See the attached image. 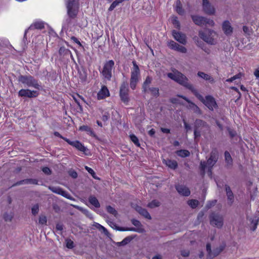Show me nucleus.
Segmentation results:
<instances>
[{"mask_svg": "<svg viewBox=\"0 0 259 259\" xmlns=\"http://www.w3.org/2000/svg\"><path fill=\"white\" fill-rule=\"evenodd\" d=\"M167 75L169 78L190 90L193 94L196 90L194 86L189 83L188 78L177 70H172V72L168 73Z\"/></svg>", "mask_w": 259, "mask_h": 259, "instance_id": "f257e3e1", "label": "nucleus"}, {"mask_svg": "<svg viewBox=\"0 0 259 259\" xmlns=\"http://www.w3.org/2000/svg\"><path fill=\"white\" fill-rule=\"evenodd\" d=\"M18 81L23 84L24 87L33 88L37 90L41 89V83L31 75H20L18 77Z\"/></svg>", "mask_w": 259, "mask_h": 259, "instance_id": "f03ea898", "label": "nucleus"}, {"mask_svg": "<svg viewBox=\"0 0 259 259\" xmlns=\"http://www.w3.org/2000/svg\"><path fill=\"white\" fill-rule=\"evenodd\" d=\"M219 158V153L216 149L212 150L210 154V157L206 162H200V168L202 171L203 175L204 174L206 167H208V172L211 173V169L213 166L216 163Z\"/></svg>", "mask_w": 259, "mask_h": 259, "instance_id": "7ed1b4c3", "label": "nucleus"}, {"mask_svg": "<svg viewBox=\"0 0 259 259\" xmlns=\"http://www.w3.org/2000/svg\"><path fill=\"white\" fill-rule=\"evenodd\" d=\"M193 94L202 102L210 110L213 111L218 107L214 98L211 96H206L205 98L196 90Z\"/></svg>", "mask_w": 259, "mask_h": 259, "instance_id": "20e7f679", "label": "nucleus"}, {"mask_svg": "<svg viewBox=\"0 0 259 259\" xmlns=\"http://www.w3.org/2000/svg\"><path fill=\"white\" fill-rule=\"evenodd\" d=\"M133 67L131 70V76L130 79V87L132 89L135 90L139 81L140 71L136 61H133Z\"/></svg>", "mask_w": 259, "mask_h": 259, "instance_id": "39448f33", "label": "nucleus"}, {"mask_svg": "<svg viewBox=\"0 0 259 259\" xmlns=\"http://www.w3.org/2000/svg\"><path fill=\"white\" fill-rule=\"evenodd\" d=\"M199 35L201 38L209 44L214 45L217 42L214 38L216 33L212 30L208 29L205 31H199Z\"/></svg>", "mask_w": 259, "mask_h": 259, "instance_id": "423d86ee", "label": "nucleus"}, {"mask_svg": "<svg viewBox=\"0 0 259 259\" xmlns=\"http://www.w3.org/2000/svg\"><path fill=\"white\" fill-rule=\"evenodd\" d=\"M67 14L71 18H74L78 12V3L77 0H68L66 4Z\"/></svg>", "mask_w": 259, "mask_h": 259, "instance_id": "0eeeda50", "label": "nucleus"}, {"mask_svg": "<svg viewBox=\"0 0 259 259\" xmlns=\"http://www.w3.org/2000/svg\"><path fill=\"white\" fill-rule=\"evenodd\" d=\"M209 221L211 225L218 228H221L224 224L223 217L219 213L212 212L209 215Z\"/></svg>", "mask_w": 259, "mask_h": 259, "instance_id": "6e6552de", "label": "nucleus"}, {"mask_svg": "<svg viewBox=\"0 0 259 259\" xmlns=\"http://www.w3.org/2000/svg\"><path fill=\"white\" fill-rule=\"evenodd\" d=\"M114 66V62L113 60H109L105 63L104 65L102 73L105 78L110 80L112 77V71Z\"/></svg>", "mask_w": 259, "mask_h": 259, "instance_id": "1a4fd4ad", "label": "nucleus"}, {"mask_svg": "<svg viewBox=\"0 0 259 259\" xmlns=\"http://www.w3.org/2000/svg\"><path fill=\"white\" fill-rule=\"evenodd\" d=\"M128 91V83L126 81L123 82L120 88L119 94L121 101L125 104H127L129 102Z\"/></svg>", "mask_w": 259, "mask_h": 259, "instance_id": "9d476101", "label": "nucleus"}, {"mask_svg": "<svg viewBox=\"0 0 259 259\" xmlns=\"http://www.w3.org/2000/svg\"><path fill=\"white\" fill-rule=\"evenodd\" d=\"M206 251L207 252V258L211 259L218 255L224 249V246H220L214 249L212 251L211 249V245L210 243L206 244Z\"/></svg>", "mask_w": 259, "mask_h": 259, "instance_id": "9b49d317", "label": "nucleus"}, {"mask_svg": "<svg viewBox=\"0 0 259 259\" xmlns=\"http://www.w3.org/2000/svg\"><path fill=\"white\" fill-rule=\"evenodd\" d=\"M39 93L37 91L35 90H30L28 89H22L18 92V96L21 97L32 98L37 97Z\"/></svg>", "mask_w": 259, "mask_h": 259, "instance_id": "f8f14e48", "label": "nucleus"}, {"mask_svg": "<svg viewBox=\"0 0 259 259\" xmlns=\"http://www.w3.org/2000/svg\"><path fill=\"white\" fill-rule=\"evenodd\" d=\"M49 188L53 193L61 195L70 200L74 199L69 193L59 187L50 186Z\"/></svg>", "mask_w": 259, "mask_h": 259, "instance_id": "ddd939ff", "label": "nucleus"}, {"mask_svg": "<svg viewBox=\"0 0 259 259\" xmlns=\"http://www.w3.org/2000/svg\"><path fill=\"white\" fill-rule=\"evenodd\" d=\"M172 35L174 38L180 43L185 45L187 43L186 35L181 32L172 30Z\"/></svg>", "mask_w": 259, "mask_h": 259, "instance_id": "4468645a", "label": "nucleus"}, {"mask_svg": "<svg viewBox=\"0 0 259 259\" xmlns=\"http://www.w3.org/2000/svg\"><path fill=\"white\" fill-rule=\"evenodd\" d=\"M202 7L204 12L207 14L212 15L215 12L214 7L208 0H203Z\"/></svg>", "mask_w": 259, "mask_h": 259, "instance_id": "2eb2a0df", "label": "nucleus"}, {"mask_svg": "<svg viewBox=\"0 0 259 259\" xmlns=\"http://www.w3.org/2000/svg\"><path fill=\"white\" fill-rule=\"evenodd\" d=\"M222 29L226 35H231L233 32V27L230 22L228 21H225L222 24Z\"/></svg>", "mask_w": 259, "mask_h": 259, "instance_id": "dca6fc26", "label": "nucleus"}, {"mask_svg": "<svg viewBox=\"0 0 259 259\" xmlns=\"http://www.w3.org/2000/svg\"><path fill=\"white\" fill-rule=\"evenodd\" d=\"M178 192L184 196H188L190 194V191L186 186L182 185H178L176 186Z\"/></svg>", "mask_w": 259, "mask_h": 259, "instance_id": "f3484780", "label": "nucleus"}, {"mask_svg": "<svg viewBox=\"0 0 259 259\" xmlns=\"http://www.w3.org/2000/svg\"><path fill=\"white\" fill-rule=\"evenodd\" d=\"M65 141L80 151L84 152L86 150V148L78 141H71L69 139H65Z\"/></svg>", "mask_w": 259, "mask_h": 259, "instance_id": "a211bd4d", "label": "nucleus"}, {"mask_svg": "<svg viewBox=\"0 0 259 259\" xmlns=\"http://www.w3.org/2000/svg\"><path fill=\"white\" fill-rule=\"evenodd\" d=\"M109 95L110 94L108 89L106 87L103 86L98 92L97 98L98 100H101L109 96Z\"/></svg>", "mask_w": 259, "mask_h": 259, "instance_id": "6ab92c4d", "label": "nucleus"}, {"mask_svg": "<svg viewBox=\"0 0 259 259\" xmlns=\"http://www.w3.org/2000/svg\"><path fill=\"white\" fill-rule=\"evenodd\" d=\"M191 18L196 25L201 26L204 25L205 17L198 15H192Z\"/></svg>", "mask_w": 259, "mask_h": 259, "instance_id": "aec40b11", "label": "nucleus"}, {"mask_svg": "<svg viewBox=\"0 0 259 259\" xmlns=\"http://www.w3.org/2000/svg\"><path fill=\"white\" fill-rule=\"evenodd\" d=\"M152 81V78L151 77L149 76L146 77L142 85V92L144 93H148V88H150L149 85L151 83Z\"/></svg>", "mask_w": 259, "mask_h": 259, "instance_id": "412c9836", "label": "nucleus"}, {"mask_svg": "<svg viewBox=\"0 0 259 259\" xmlns=\"http://www.w3.org/2000/svg\"><path fill=\"white\" fill-rule=\"evenodd\" d=\"M163 162L169 168L172 169H176L178 167V163L175 160L169 159H163Z\"/></svg>", "mask_w": 259, "mask_h": 259, "instance_id": "4be33fe9", "label": "nucleus"}, {"mask_svg": "<svg viewBox=\"0 0 259 259\" xmlns=\"http://www.w3.org/2000/svg\"><path fill=\"white\" fill-rule=\"evenodd\" d=\"M197 75L199 77L205 80H208L209 82L211 83H213L214 82V80L213 78L209 75L208 74H206L203 72L201 71H198L197 73Z\"/></svg>", "mask_w": 259, "mask_h": 259, "instance_id": "5701e85b", "label": "nucleus"}, {"mask_svg": "<svg viewBox=\"0 0 259 259\" xmlns=\"http://www.w3.org/2000/svg\"><path fill=\"white\" fill-rule=\"evenodd\" d=\"M78 77L81 83H84L86 81L87 79V70L82 68V69L78 70Z\"/></svg>", "mask_w": 259, "mask_h": 259, "instance_id": "b1692460", "label": "nucleus"}, {"mask_svg": "<svg viewBox=\"0 0 259 259\" xmlns=\"http://www.w3.org/2000/svg\"><path fill=\"white\" fill-rule=\"evenodd\" d=\"M136 210L140 214H141L142 215H143L144 217H145V218L148 219V220H151V217L149 214V213L147 211V210L145 209V208H142V207L141 206H137L136 208Z\"/></svg>", "mask_w": 259, "mask_h": 259, "instance_id": "393cba45", "label": "nucleus"}, {"mask_svg": "<svg viewBox=\"0 0 259 259\" xmlns=\"http://www.w3.org/2000/svg\"><path fill=\"white\" fill-rule=\"evenodd\" d=\"M226 167L228 168L232 167L233 165V160L232 157L228 151H225L224 153Z\"/></svg>", "mask_w": 259, "mask_h": 259, "instance_id": "a878e982", "label": "nucleus"}, {"mask_svg": "<svg viewBox=\"0 0 259 259\" xmlns=\"http://www.w3.org/2000/svg\"><path fill=\"white\" fill-rule=\"evenodd\" d=\"M59 54L62 57L65 58L71 55V51L64 47H61L59 50Z\"/></svg>", "mask_w": 259, "mask_h": 259, "instance_id": "bb28decb", "label": "nucleus"}, {"mask_svg": "<svg viewBox=\"0 0 259 259\" xmlns=\"http://www.w3.org/2000/svg\"><path fill=\"white\" fill-rule=\"evenodd\" d=\"M188 108L197 114L201 115L202 114V112L200 108L195 104L192 102L189 103Z\"/></svg>", "mask_w": 259, "mask_h": 259, "instance_id": "cd10ccee", "label": "nucleus"}, {"mask_svg": "<svg viewBox=\"0 0 259 259\" xmlns=\"http://www.w3.org/2000/svg\"><path fill=\"white\" fill-rule=\"evenodd\" d=\"M44 28V23L42 21H37L31 25L28 29H41Z\"/></svg>", "mask_w": 259, "mask_h": 259, "instance_id": "c85d7f7f", "label": "nucleus"}, {"mask_svg": "<svg viewBox=\"0 0 259 259\" xmlns=\"http://www.w3.org/2000/svg\"><path fill=\"white\" fill-rule=\"evenodd\" d=\"M89 202L96 208L100 207V203L97 198L94 196H90L89 198Z\"/></svg>", "mask_w": 259, "mask_h": 259, "instance_id": "c756f323", "label": "nucleus"}, {"mask_svg": "<svg viewBox=\"0 0 259 259\" xmlns=\"http://www.w3.org/2000/svg\"><path fill=\"white\" fill-rule=\"evenodd\" d=\"M72 97H73V100L75 102V103L77 104L80 111H82V110H83L82 107L81 105L80 101L78 99V98H80L84 102H85L84 99L82 96H80L78 94H76V96H73Z\"/></svg>", "mask_w": 259, "mask_h": 259, "instance_id": "7c9ffc66", "label": "nucleus"}, {"mask_svg": "<svg viewBox=\"0 0 259 259\" xmlns=\"http://www.w3.org/2000/svg\"><path fill=\"white\" fill-rule=\"evenodd\" d=\"M118 231H134V232H137L139 233H141L143 232V229L142 228H117Z\"/></svg>", "mask_w": 259, "mask_h": 259, "instance_id": "2f4dec72", "label": "nucleus"}, {"mask_svg": "<svg viewBox=\"0 0 259 259\" xmlns=\"http://www.w3.org/2000/svg\"><path fill=\"white\" fill-rule=\"evenodd\" d=\"M79 130L81 131H85L90 135L95 136V133L93 130L87 125H82L80 126Z\"/></svg>", "mask_w": 259, "mask_h": 259, "instance_id": "473e14b6", "label": "nucleus"}, {"mask_svg": "<svg viewBox=\"0 0 259 259\" xmlns=\"http://www.w3.org/2000/svg\"><path fill=\"white\" fill-rule=\"evenodd\" d=\"M176 10L179 15H183L184 14V10L182 7V5L180 0H177L176 2Z\"/></svg>", "mask_w": 259, "mask_h": 259, "instance_id": "72a5a7b5", "label": "nucleus"}, {"mask_svg": "<svg viewBox=\"0 0 259 259\" xmlns=\"http://www.w3.org/2000/svg\"><path fill=\"white\" fill-rule=\"evenodd\" d=\"M177 154L181 157H186L190 155V152L187 150H180L176 152Z\"/></svg>", "mask_w": 259, "mask_h": 259, "instance_id": "f704fd0d", "label": "nucleus"}, {"mask_svg": "<svg viewBox=\"0 0 259 259\" xmlns=\"http://www.w3.org/2000/svg\"><path fill=\"white\" fill-rule=\"evenodd\" d=\"M150 91L151 95L154 97H158L159 95V89L157 88L151 87L148 88V92Z\"/></svg>", "mask_w": 259, "mask_h": 259, "instance_id": "c9c22d12", "label": "nucleus"}, {"mask_svg": "<svg viewBox=\"0 0 259 259\" xmlns=\"http://www.w3.org/2000/svg\"><path fill=\"white\" fill-rule=\"evenodd\" d=\"M167 46L170 49L176 51L179 44L173 40H169L167 41Z\"/></svg>", "mask_w": 259, "mask_h": 259, "instance_id": "e433bc0d", "label": "nucleus"}, {"mask_svg": "<svg viewBox=\"0 0 259 259\" xmlns=\"http://www.w3.org/2000/svg\"><path fill=\"white\" fill-rule=\"evenodd\" d=\"M188 204L192 208H195L197 207L199 201L195 199H191L187 201Z\"/></svg>", "mask_w": 259, "mask_h": 259, "instance_id": "4c0bfd02", "label": "nucleus"}, {"mask_svg": "<svg viewBox=\"0 0 259 259\" xmlns=\"http://www.w3.org/2000/svg\"><path fill=\"white\" fill-rule=\"evenodd\" d=\"M133 239V237L131 236H127L125 237L122 241L118 242L117 245L118 246H124L128 243Z\"/></svg>", "mask_w": 259, "mask_h": 259, "instance_id": "58836bf2", "label": "nucleus"}, {"mask_svg": "<svg viewBox=\"0 0 259 259\" xmlns=\"http://www.w3.org/2000/svg\"><path fill=\"white\" fill-rule=\"evenodd\" d=\"M106 208H107V211L108 212L114 215V216L115 217H116V218L118 217V214L117 211L113 207L109 205V206H107Z\"/></svg>", "mask_w": 259, "mask_h": 259, "instance_id": "ea45409f", "label": "nucleus"}, {"mask_svg": "<svg viewBox=\"0 0 259 259\" xmlns=\"http://www.w3.org/2000/svg\"><path fill=\"white\" fill-rule=\"evenodd\" d=\"M160 204V202L159 201L153 200L151 202L149 203L147 206L151 208H153L159 206Z\"/></svg>", "mask_w": 259, "mask_h": 259, "instance_id": "a19ab883", "label": "nucleus"}, {"mask_svg": "<svg viewBox=\"0 0 259 259\" xmlns=\"http://www.w3.org/2000/svg\"><path fill=\"white\" fill-rule=\"evenodd\" d=\"M131 140L138 147L140 146V144L138 138L134 134H132L130 136Z\"/></svg>", "mask_w": 259, "mask_h": 259, "instance_id": "79ce46f5", "label": "nucleus"}, {"mask_svg": "<svg viewBox=\"0 0 259 259\" xmlns=\"http://www.w3.org/2000/svg\"><path fill=\"white\" fill-rule=\"evenodd\" d=\"M13 218V214L12 213H5L4 214V219L6 222H11Z\"/></svg>", "mask_w": 259, "mask_h": 259, "instance_id": "37998d69", "label": "nucleus"}, {"mask_svg": "<svg viewBox=\"0 0 259 259\" xmlns=\"http://www.w3.org/2000/svg\"><path fill=\"white\" fill-rule=\"evenodd\" d=\"M25 184L37 185L38 181L35 179H25Z\"/></svg>", "mask_w": 259, "mask_h": 259, "instance_id": "c03bdc74", "label": "nucleus"}, {"mask_svg": "<svg viewBox=\"0 0 259 259\" xmlns=\"http://www.w3.org/2000/svg\"><path fill=\"white\" fill-rule=\"evenodd\" d=\"M171 21H172V24L175 25L176 28H177L178 29H180V22H179V20H178V18L177 17H172L171 19Z\"/></svg>", "mask_w": 259, "mask_h": 259, "instance_id": "a18cd8bd", "label": "nucleus"}, {"mask_svg": "<svg viewBox=\"0 0 259 259\" xmlns=\"http://www.w3.org/2000/svg\"><path fill=\"white\" fill-rule=\"evenodd\" d=\"M205 124V122L201 119H196L195 122V129L198 127L203 126Z\"/></svg>", "mask_w": 259, "mask_h": 259, "instance_id": "49530a36", "label": "nucleus"}, {"mask_svg": "<svg viewBox=\"0 0 259 259\" xmlns=\"http://www.w3.org/2000/svg\"><path fill=\"white\" fill-rule=\"evenodd\" d=\"M227 196L228 200L229 201V204L231 205L234 201V194H233L232 191L230 193H227Z\"/></svg>", "mask_w": 259, "mask_h": 259, "instance_id": "de8ad7c7", "label": "nucleus"}, {"mask_svg": "<svg viewBox=\"0 0 259 259\" xmlns=\"http://www.w3.org/2000/svg\"><path fill=\"white\" fill-rule=\"evenodd\" d=\"M39 211V206L37 204H35L31 208V212L33 215H35L38 213Z\"/></svg>", "mask_w": 259, "mask_h": 259, "instance_id": "09e8293b", "label": "nucleus"}, {"mask_svg": "<svg viewBox=\"0 0 259 259\" xmlns=\"http://www.w3.org/2000/svg\"><path fill=\"white\" fill-rule=\"evenodd\" d=\"M84 168H85V170L87 171H88V172L89 174H90L94 178H95V179L96 178L95 177L96 173L92 168L88 167V166H85Z\"/></svg>", "mask_w": 259, "mask_h": 259, "instance_id": "8fccbe9b", "label": "nucleus"}, {"mask_svg": "<svg viewBox=\"0 0 259 259\" xmlns=\"http://www.w3.org/2000/svg\"><path fill=\"white\" fill-rule=\"evenodd\" d=\"M217 203L216 200H213L212 201H208L206 205V208L208 209L210 208L212 206H214Z\"/></svg>", "mask_w": 259, "mask_h": 259, "instance_id": "3c124183", "label": "nucleus"}, {"mask_svg": "<svg viewBox=\"0 0 259 259\" xmlns=\"http://www.w3.org/2000/svg\"><path fill=\"white\" fill-rule=\"evenodd\" d=\"M131 221L133 225L135 227H137L138 228H141L142 225L140 221L136 219H133Z\"/></svg>", "mask_w": 259, "mask_h": 259, "instance_id": "603ef678", "label": "nucleus"}, {"mask_svg": "<svg viewBox=\"0 0 259 259\" xmlns=\"http://www.w3.org/2000/svg\"><path fill=\"white\" fill-rule=\"evenodd\" d=\"M176 51L182 53H186L187 50L185 47L179 45V46L178 47Z\"/></svg>", "mask_w": 259, "mask_h": 259, "instance_id": "864d4df0", "label": "nucleus"}, {"mask_svg": "<svg viewBox=\"0 0 259 259\" xmlns=\"http://www.w3.org/2000/svg\"><path fill=\"white\" fill-rule=\"evenodd\" d=\"M205 20L204 25H208L209 26H213L214 25V21L211 19L205 18Z\"/></svg>", "mask_w": 259, "mask_h": 259, "instance_id": "5fc2aeb1", "label": "nucleus"}, {"mask_svg": "<svg viewBox=\"0 0 259 259\" xmlns=\"http://www.w3.org/2000/svg\"><path fill=\"white\" fill-rule=\"evenodd\" d=\"M47 218L45 216H40L39 218V223L44 225L47 223Z\"/></svg>", "mask_w": 259, "mask_h": 259, "instance_id": "6e6d98bb", "label": "nucleus"}, {"mask_svg": "<svg viewBox=\"0 0 259 259\" xmlns=\"http://www.w3.org/2000/svg\"><path fill=\"white\" fill-rule=\"evenodd\" d=\"M228 131L229 132V136L231 138H233L236 136L237 133L236 131H235L234 130L228 128Z\"/></svg>", "mask_w": 259, "mask_h": 259, "instance_id": "4d7b16f0", "label": "nucleus"}, {"mask_svg": "<svg viewBox=\"0 0 259 259\" xmlns=\"http://www.w3.org/2000/svg\"><path fill=\"white\" fill-rule=\"evenodd\" d=\"M252 224V226L251 227V230L254 231L256 230L257 225V220H252L251 222Z\"/></svg>", "mask_w": 259, "mask_h": 259, "instance_id": "13d9d810", "label": "nucleus"}, {"mask_svg": "<svg viewBox=\"0 0 259 259\" xmlns=\"http://www.w3.org/2000/svg\"><path fill=\"white\" fill-rule=\"evenodd\" d=\"M66 246L68 248L72 249L73 248V242L70 239L67 240L66 242Z\"/></svg>", "mask_w": 259, "mask_h": 259, "instance_id": "bf43d9fd", "label": "nucleus"}, {"mask_svg": "<svg viewBox=\"0 0 259 259\" xmlns=\"http://www.w3.org/2000/svg\"><path fill=\"white\" fill-rule=\"evenodd\" d=\"M108 224L109 225V226L111 227H112L113 229H114L116 230H117V228H120L119 227H117L116 224L112 221H108Z\"/></svg>", "mask_w": 259, "mask_h": 259, "instance_id": "052dcab7", "label": "nucleus"}, {"mask_svg": "<svg viewBox=\"0 0 259 259\" xmlns=\"http://www.w3.org/2000/svg\"><path fill=\"white\" fill-rule=\"evenodd\" d=\"M42 171L46 175H49L51 174V170L48 167H44L42 168Z\"/></svg>", "mask_w": 259, "mask_h": 259, "instance_id": "680f3d73", "label": "nucleus"}, {"mask_svg": "<svg viewBox=\"0 0 259 259\" xmlns=\"http://www.w3.org/2000/svg\"><path fill=\"white\" fill-rule=\"evenodd\" d=\"M183 122H184L185 128L187 132H188L189 131L191 130V126L188 123H187L184 119L183 120Z\"/></svg>", "mask_w": 259, "mask_h": 259, "instance_id": "e2e57ef3", "label": "nucleus"}, {"mask_svg": "<svg viewBox=\"0 0 259 259\" xmlns=\"http://www.w3.org/2000/svg\"><path fill=\"white\" fill-rule=\"evenodd\" d=\"M109 118V114L107 112L105 113L102 117V119L103 121L105 122L107 121Z\"/></svg>", "mask_w": 259, "mask_h": 259, "instance_id": "0e129e2a", "label": "nucleus"}, {"mask_svg": "<svg viewBox=\"0 0 259 259\" xmlns=\"http://www.w3.org/2000/svg\"><path fill=\"white\" fill-rule=\"evenodd\" d=\"M24 184H25V179L23 180L19 181L14 183L12 186V187H15V186H19V185H24Z\"/></svg>", "mask_w": 259, "mask_h": 259, "instance_id": "69168bd1", "label": "nucleus"}, {"mask_svg": "<svg viewBox=\"0 0 259 259\" xmlns=\"http://www.w3.org/2000/svg\"><path fill=\"white\" fill-rule=\"evenodd\" d=\"M69 175L73 178H76L77 177V173L75 170L70 171Z\"/></svg>", "mask_w": 259, "mask_h": 259, "instance_id": "338daca9", "label": "nucleus"}, {"mask_svg": "<svg viewBox=\"0 0 259 259\" xmlns=\"http://www.w3.org/2000/svg\"><path fill=\"white\" fill-rule=\"evenodd\" d=\"M181 255L183 256L187 257L189 255V251L188 250H184L181 251Z\"/></svg>", "mask_w": 259, "mask_h": 259, "instance_id": "774afa93", "label": "nucleus"}]
</instances>
